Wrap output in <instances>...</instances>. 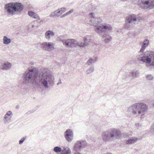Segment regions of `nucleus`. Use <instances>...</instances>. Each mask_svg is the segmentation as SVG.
Returning a JSON list of instances; mask_svg holds the SVG:
<instances>
[{
	"mask_svg": "<svg viewBox=\"0 0 154 154\" xmlns=\"http://www.w3.org/2000/svg\"><path fill=\"white\" fill-rule=\"evenodd\" d=\"M22 78L23 83L27 85L42 86L47 88L48 83L51 85L54 84V77L47 68L38 71L35 67L31 66L23 73Z\"/></svg>",
	"mask_w": 154,
	"mask_h": 154,
	"instance_id": "nucleus-1",
	"label": "nucleus"
},
{
	"mask_svg": "<svg viewBox=\"0 0 154 154\" xmlns=\"http://www.w3.org/2000/svg\"><path fill=\"white\" fill-rule=\"evenodd\" d=\"M131 135L128 133L121 134L119 129L112 128L103 132L102 134V138L104 141L108 142H111L115 138H118L120 136L128 138Z\"/></svg>",
	"mask_w": 154,
	"mask_h": 154,
	"instance_id": "nucleus-2",
	"label": "nucleus"
},
{
	"mask_svg": "<svg viewBox=\"0 0 154 154\" xmlns=\"http://www.w3.org/2000/svg\"><path fill=\"white\" fill-rule=\"evenodd\" d=\"M138 60L145 63L146 66L151 69H154V52L147 51L143 55L140 54L137 56Z\"/></svg>",
	"mask_w": 154,
	"mask_h": 154,
	"instance_id": "nucleus-3",
	"label": "nucleus"
},
{
	"mask_svg": "<svg viewBox=\"0 0 154 154\" xmlns=\"http://www.w3.org/2000/svg\"><path fill=\"white\" fill-rule=\"evenodd\" d=\"M4 8L8 14L13 15L15 12L21 11L23 9V6L20 3L11 2L6 4Z\"/></svg>",
	"mask_w": 154,
	"mask_h": 154,
	"instance_id": "nucleus-4",
	"label": "nucleus"
},
{
	"mask_svg": "<svg viewBox=\"0 0 154 154\" xmlns=\"http://www.w3.org/2000/svg\"><path fill=\"white\" fill-rule=\"evenodd\" d=\"M147 106L143 103H137L133 105L129 108V111L132 112L134 114H140L143 113L147 109Z\"/></svg>",
	"mask_w": 154,
	"mask_h": 154,
	"instance_id": "nucleus-5",
	"label": "nucleus"
},
{
	"mask_svg": "<svg viewBox=\"0 0 154 154\" xmlns=\"http://www.w3.org/2000/svg\"><path fill=\"white\" fill-rule=\"evenodd\" d=\"M137 16L132 14L129 15L125 18L124 27L126 29H128L134 27L137 24Z\"/></svg>",
	"mask_w": 154,
	"mask_h": 154,
	"instance_id": "nucleus-6",
	"label": "nucleus"
},
{
	"mask_svg": "<svg viewBox=\"0 0 154 154\" xmlns=\"http://www.w3.org/2000/svg\"><path fill=\"white\" fill-rule=\"evenodd\" d=\"M112 29L111 26L108 23H102L94 28V30L97 33L101 35L106 32H111Z\"/></svg>",
	"mask_w": 154,
	"mask_h": 154,
	"instance_id": "nucleus-7",
	"label": "nucleus"
},
{
	"mask_svg": "<svg viewBox=\"0 0 154 154\" xmlns=\"http://www.w3.org/2000/svg\"><path fill=\"white\" fill-rule=\"evenodd\" d=\"M138 5L142 9L149 10L154 8V0H139Z\"/></svg>",
	"mask_w": 154,
	"mask_h": 154,
	"instance_id": "nucleus-8",
	"label": "nucleus"
},
{
	"mask_svg": "<svg viewBox=\"0 0 154 154\" xmlns=\"http://www.w3.org/2000/svg\"><path fill=\"white\" fill-rule=\"evenodd\" d=\"M59 37L60 40L62 42L64 45L67 47H76L77 46L78 41L74 39H62L60 38Z\"/></svg>",
	"mask_w": 154,
	"mask_h": 154,
	"instance_id": "nucleus-9",
	"label": "nucleus"
},
{
	"mask_svg": "<svg viewBox=\"0 0 154 154\" xmlns=\"http://www.w3.org/2000/svg\"><path fill=\"white\" fill-rule=\"evenodd\" d=\"M38 45H40L43 49L48 51H50L54 49V44L52 42H44L42 44L38 43Z\"/></svg>",
	"mask_w": 154,
	"mask_h": 154,
	"instance_id": "nucleus-10",
	"label": "nucleus"
},
{
	"mask_svg": "<svg viewBox=\"0 0 154 154\" xmlns=\"http://www.w3.org/2000/svg\"><path fill=\"white\" fill-rule=\"evenodd\" d=\"M90 15L91 17L90 24L94 26L95 28L98 27L97 26L102 22V19L100 17L96 18L94 17V14L92 13H90Z\"/></svg>",
	"mask_w": 154,
	"mask_h": 154,
	"instance_id": "nucleus-11",
	"label": "nucleus"
},
{
	"mask_svg": "<svg viewBox=\"0 0 154 154\" xmlns=\"http://www.w3.org/2000/svg\"><path fill=\"white\" fill-rule=\"evenodd\" d=\"M87 145L86 141L78 140L75 143L73 149L76 151H79L82 148L85 147Z\"/></svg>",
	"mask_w": 154,
	"mask_h": 154,
	"instance_id": "nucleus-12",
	"label": "nucleus"
},
{
	"mask_svg": "<svg viewBox=\"0 0 154 154\" xmlns=\"http://www.w3.org/2000/svg\"><path fill=\"white\" fill-rule=\"evenodd\" d=\"M73 132L71 129H67L64 132V136L68 142H71L73 139Z\"/></svg>",
	"mask_w": 154,
	"mask_h": 154,
	"instance_id": "nucleus-13",
	"label": "nucleus"
},
{
	"mask_svg": "<svg viewBox=\"0 0 154 154\" xmlns=\"http://www.w3.org/2000/svg\"><path fill=\"white\" fill-rule=\"evenodd\" d=\"M13 115L12 112L10 111L6 112L3 118V121L5 124H8L11 122V118Z\"/></svg>",
	"mask_w": 154,
	"mask_h": 154,
	"instance_id": "nucleus-14",
	"label": "nucleus"
},
{
	"mask_svg": "<svg viewBox=\"0 0 154 154\" xmlns=\"http://www.w3.org/2000/svg\"><path fill=\"white\" fill-rule=\"evenodd\" d=\"M55 35L53 31L48 30L45 33V37L47 39L49 40L51 37H54Z\"/></svg>",
	"mask_w": 154,
	"mask_h": 154,
	"instance_id": "nucleus-15",
	"label": "nucleus"
},
{
	"mask_svg": "<svg viewBox=\"0 0 154 154\" xmlns=\"http://www.w3.org/2000/svg\"><path fill=\"white\" fill-rule=\"evenodd\" d=\"M149 42V40L147 39L144 40L141 45V48L140 50V52H143L144 51L146 47L148 46Z\"/></svg>",
	"mask_w": 154,
	"mask_h": 154,
	"instance_id": "nucleus-16",
	"label": "nucleus"
},
{
	"mask_svg": "<svg viewBox=\"0 0 154 154\" xmlns=\"http://www.w3.org/2000/svg\"><path fill=\"white\" fill-rule=\"evenodd\" d=\"M139 72L137 70H134L132 72H128L127 73V75L130 77H137L139 75Z\"/></svg>",
	"mask_w": 154,
	"mask_h": 154,
	"instance_id": "nucleus-17",
	"label": "nucleus"
},
{
	"mask_svg": "<svg viewBox=\"0 0 154 154\" xmlns=\"http://www.w3.org/2000/svg\"><path fill=\"white\" fill-rule=\"evenodd\" d=\"M89 43L90 40L87 39L86 38H85L83 42L78 43V42L77 46L80 47H84L88 45Z\"/></svg>",
	"mask_w": 154,
	"mask_h": 154,
	"instance_id": "nucleus-18",
	"label": "nucleus"
},
{
	"mask_svg": "<svg viewBox=\"0 0 154 154\" xmlns=\"http://www.w3.org/2000/svg\"><path fill=\"white\" fill-rule=\"evenodd\" d=\"M28 14L32 18L37 19L38 20H40V18L38 14L37 13L34 12L32 11H29L28 12Z\"/></svg>",
	"mask_w": 154,
	"mask_h": 154,
	"instance_id": "nucleus-19",
	"label": "nucleus"
},
{
	"mask_svg": "<svg viewBox=\"0 0 154 154\" xmlns=\"http://www.w3.org/2000/svg\"><path fill=\"white\" fill-rule=\"evenodd\" d=\"M103 40L106 43L109 42L112 40V37L109 35L105 33H103L102 35Z\"/></svg>",
	"mask_w": 154,
	"mask_h": 154,
	"instance_id": "nucleus-20",
	"label": "nucleus"
},
{
	"mask_svg": "<svg viewBox=\"0 0 154 154\" xmlns=\"http://www.w3.org/2000/svg\"><path fill=\"white\" fill-rule=\"evenodd\" d=\"M11 67V64L9 62L4 63L1 66V68L2 69L8 70Z\"/></svg>",
	"mask_w": 154,
	"mask_h": 154,
	"instance_id": "nucleus-21",
	"label": "nucleus"
},
{
	"mask_svg": "<svg viewBox=\"0 0 154 154\" xmlns=\"http://www.w3.org/2000/svg\"><path fill=\"white\" fill-rule=\"evenodd\" d=\"M137 138L133 137L128 139L125 143L127 144L134 143L137 142Z\"/></svg>",
	"mask_w": 154,
	"mask_h": 154,
	"instance_id": "nucleus-22",
	"label": "nucleus"
},
{
	"mask_svg": "<svg viewBox=\"0 0 154 154\" xmlns=\"http://www.w3.org/2000/svg\"><path fill=\"white\" fill-rule=\"evenodd\" d=\"M71 151L69 147H63L61 154H71Z\"/></svg>",
	"mask_w": 154,
	"mask_h": 154,
	"instance_id": "nucleus-23",
	"label": "nucleus"
},
{
	"mask_svg": "<svg viewBox=\"0 0 154 154\" xmlns=\"http://www.w3.org/2000/svg\"><path fill=\"white\" fill-rule=\"evenodd\" d=\"M11 42V40L8 38L6 36H5L3 37V42L5 45H8Z\"/></svg>",
	"mask_w": 154,
	"mask_h": 154,
	"instance_id": "nucleus-24",
	"label": "nucleus"
},
{
	"mask_svg": "<svg viewBox=\"0 0 154 154\" xmlns=\"http://www.w3.org/2000/svg\"><path fill=\"white\" fill-rule=\"evenodd\" d=\"M97 58H94V59L91 58L88 60L87 63L88 65H90L92 63L97 61Z\"/></svg>",
	"mask_w": 154,
	"mask_h": 154,
	"instance_id": "nucleus-25",
	"label": "nucleus"
},
{
	"mask_svg": "<svg viewBox=\"0 0 154 154\" xmlns=\"http://www.w3.org/2000/svg\"><path fill=\"white\" fill-rule=\"evenodd\" d=\"M62 149L61 147L59 146L55 147L54 148V151L56 153L62 152Z\"/></svg>",
	"mask_w": 154,
	"mask_h": 154,
	"instance_id": "nucleus-26",
	"label": "nucleus"
},
{
	"mask_svg": "<svg viewBox=\"0 0 154 154\" xmlns=\"http://www.w3.org/2000/svg\"><path fill=\"white\" fill-rule=\"evenodd\" d=\"M146 79L147 80H152L154 78L153 75L150 74H146L145 75Z\"/></svg>",
	"mask_w": 154,
	"mask_h": 154,
	"instance_id": "nucleus-27",
	"label": "nucleus"
},
{
	"mask_svg": "<svg viewBox=\"0 0 154 154\" xmlns=\"http://www.w3.org/2000/svg\"><path fill=\"white\" fill-rule=\"evenodd\" d=\"M94 71V67L93 65L89 67L87 70L86 72L88 74Z\"/></svg>",
	"mask_w": 154,
	"mask_h": 154,
	"instance_id": "nucleus-28",
	"label": "nucleus"
},
{
	"mask_svg": "<svg viewBox=\"0 0 154 154\" xmlns=\"http://www.w3.org/2000/svg\"><path fill=\"white\" fill-rule=\"evenodd\" d=\"M60 11V13L61 14H63L66 11V8H61L60 9H58Z\"/></svg>",
	"mask_w": 154,
	"mask_h": 154,
	"instance_id": "nucleus-29",
	"label": "nucleus"
},
{
	"mask_svg": "<svg viewBox=\"0 0 154 154\" xmlns=\"http://www.w3.org/2000/svg\"><path fill=\"white\" fill-rule=\"evenodd\" d=\"M26 137H25L22 138L19 141V144L20 145L22 144L25 140L26 139Z\"/></svg>",
	"mask_w": 154,
	"mask_h": 154,
	"instance_id": "nucleus-30",
	"label": "nucleus"
},
{
	"mask_svg": "<svg viewBox=\"0 0 154 154\" xmlns=\"http://www.w3.org/2000/svg\"><path fill=\"white\" fill-rule=\"evenodd\" d=\"M55 11V14L56 17H59L60 15H61L60 13V11H59L58 9Z\"/></svg>",
	"mask_w": 154,
	"mask_h": 154,
	"instance_id": "nucleus-31",
	"label": "nucleus"
},
{
	"mask_svg": "<svg viewBox=\"0 0 154 154\" xmlns=\"http://www.w3.org/2000/svg\"><path fill=\"white\" fill-rule=\"evenodd\" d=\"M49 16L51 17H56L55 14V11H54L51 13V14L49 15Z\"/></svg>",
	"mask_w": 154,
	"mask_h": 154,
	"instance_id": "nucleus-32",
	"label": "nucleus"
},
{
	"mask_svg": "<svg viewBox=\"0 0 154 154\" xmlns=\"http://www.w3.org/2000/svg\"><path fill=\"white\" fill-rule=\"evenodd\" d=\"M150 131L152 132L154 131V123H153L152 125V126L150 129Z\"/></svg>",
	"mask_w": 154,
	"mask_h": 154,
	"instance_id": "nucleus-33",
	"label": "nucleus"
},
{
	"mask_svg": "<svg viewBox=\"0 0 154 154\" xmlns=\"http://www.w3.org/2000/svg\"><path fill=\"white\" fill-rule=\"evenodd\" d=\"M74 10L73 9H72L71 10H70L69 11L66 12L67 14L68 15L74 12Z\"/></svg>",
	"mask_w": 154,
	"mask_h": 154,
	"instance_id": "nucleus-34",
	"label": "nucleus"
},
{
	"mask_svg": "<svg viewBox=\"0 0 154 154\" xmlns=\"http://www.w3.org/2000/svg\"><path fill=\"white\" fill-rule=\"evenodd\" d=\"M150 103L151 105H152L153 106H154V100L151 101Z\"/></svg>",
	"mask_w": 154,
	"mask_h": 154,
	"instance_id": "nucleus-35",
	"label": "nucleus"
},
{
	"mask_svg": "<svg viewBox=\"0 0 154 154\" xmlns=\"http://www.w3.org/2000/svg\"><path fill=\"white\" fill-rule=\"evenodd\" d=\"M67 15H68V14H67V13H66V14H63L62 16V17H65V16H67Z\"/></svg>",
	"mask_w": 154,
	"mask_h": 154,
	"instance_id": "nucleus-36",
	"label": "nucleus"
},
{
	"mask_svg": "<svg viewBox=\"0 0 154 154\" xmlns=\"http://www.w3.org/2000/svg\"><path fill=\"white\" fill-rule=\"evenodd\" d=\"M135 125L137 127H139V123H136L135 124Z\"/></svg>",
	"mask_w": 154,
	"mask_h": 154,
	"instance_id": "nucleus-37",
	"label": "nucleus"
},
{
	"mask_svg": "<svg viewBox=\"0 0 154 154\" xmlns=\"http://www.w3.org/2000/svg\"><path fill=\"white\" fill-rule=\"evenodd\" d=\"M60 82H59V83H58L57 84V85H58L59 84H61V83H62V82H61V79H60Z\"/></svg>",
	"mask_w": 154,
	"mask_h": 154,
	"instance_id": "nucleus-38",
	"label": "nucleus"
},
{
	"mask_svg": "<svg viewBox=\"0 0 154 154\" xmlns=\"http://www.w3.org/2000/svg\"><path fill=\"white\" fill-rule=\"evenodd\" d=\"M104 154H112V153H111L110 152H107L106 153H105Z\"/></svg>",
	"mask_w": 154,
	"mask_h": 154,
	"instance_id": "nucleus-39",
	"label": "nucleus"
},
{
	"mask_svg": "<svg viewBox=\"0 0 154 154\" xmlns=\"http://www.w3.org/2000/svg\"><path fill=\"white\" fill-rule=\"evenodd\" d=\"M74 154H81L80 153H79V152H76V153H75Z\"/></svg>",
	"mask_w": 154,
	"mask_h": 154,
	"instance_id": "nucleus-40",
	"label": "nucleus"
},
{
	"mask_svg": "<svg viewBox=\"0 0 154 154\" xmlns=\"http://www.w3.org/2000/svg\"><path fill=\"white\" fill-rule=\"evenodd\" d=\"M42 21H44V19H42Z\"/></svg>",
	"mask_w": 154,
	"mask_h": 154,
	"instance_id": "nucleus-41",
	"label": "nucleus"
},
{
	"mask_svg": "<svg viewBox=\"0 0 154 154\" xmlns=\"http://www.w3.org/2000/svg\"><path fill=\"white\" fill-rule=\"evenodd\" d=\"M33 63H31V65H33Z\"/></svg>",
	"mask_w": 154,
	"mask_h": 154,
	"instance_id": "nucleus-42",
	"label": "nucleus"
}]
</instances>
